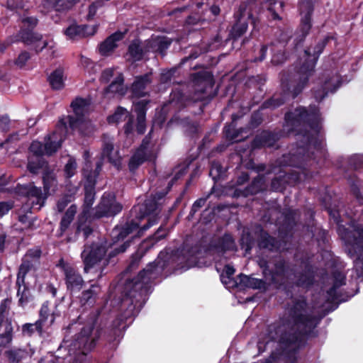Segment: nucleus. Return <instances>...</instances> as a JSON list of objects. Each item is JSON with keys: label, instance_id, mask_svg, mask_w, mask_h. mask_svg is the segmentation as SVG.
Returning a JSON list of instances; mask_svg holds the SVG:
<instances>
[{"label": "nucleus", "instance_id": "nucleus-1", "mask_svg": "<svg viewBox=\"0 0 363 363\" xmlns=\"http://www.w3.org/2000/svg\"><path fill=\"white\" fill-rule=\"evenodd\" d=\"M308 303L304 298H296L288 309L287 316L267 325V337L277 342L287 359L296 360V354L304 347L308 340L318 337L317 328L322 315L308 312Z\"/></svg>", "mask_w": 363, "mask_h": 363}, {"label": "nucleus", "instance_id": "nucleus-2", "mask_svg": "<svg viewBox=\"0 0 363 363\" xmlns=\"http://www.w3.org/2000/svg\"><path fill=\"white\" fill-rule=\"evenodd\" d=\"M169 260V255L160 252L157 257L150 262L135 277L125 281L122 292L123 302L128 303V306L123 313L118 314L113 320L109 342H119L123 338L126 328L129 326L128 320L133 319L138 315L150 293L152 280L168 267Z\"/></svg>", "mask_w": 363, "mask_h": 363}, {"label": "nucleus", "instance_id": "nucleus-3", "mask_svg": "<svg viewBox=\"0 0 363 363\" xmlns=\"http://www.w3.org/2000/svg\"><path fill=\"white\" fill-rule=\"evenodd\" d=\"M130 245V240H125L119 246L113 248L108 254V245L104 242H92L85 247L81 254L84 264V272L89 273L92 271L99 273L97 279H101L107 274L106 267L109 264L116 263V257L126 251Z\"/></svg>", "mask_w": 363, "mask_h": 363}, {"label": "nucleus", "instance_id": "nucleus-4", "mask_svg": "<svg viewBox=\"0 0 363 363\" xmlns=\"http://www.w3.org/2000/svg\"><path fill=\"white\" fill-rule=\"evenodd\" d=\"M313 147L316 150H320L322 148L321 141L315 135H313L309 130L303 131V140H299L297 142V148L292 152L284 154L278 160V164L280 167H294L296 169H308L306 167L312 166L315 163V153L310 151Z\"/></svg>", "mask_w": 363, "mask_h": 363}, {"label": "nucleus", "instance_id": "nucleus-5", "mask_svg": "<svg viewBox=\"0 0 363 363\" xmlns=\"http://www.w3.org/2000/svg\"><path fill=\"white\" fill-rule=\"evenodd\" d=\"M351 191L360 204H363V196L359 186L354 184L351 186ZM338 232L349 246V252L356 258L354 260V269L358 277H363V226L354 225L350 230L339 225Z\"/></svg>", "mask_w": 363, "mask_h": 363}, {"label": "nucleus", "instance_id": "nucleus-6", "mask_svg": "<svg viewBox=\"0 0 363 363\" xmlns=\"http://www.w3.org/2000/svg\"><path fill=\"white\" fill-rule=\"evenodd\" d=\"M284 127L286 128L287 134H294L303 140V131L309 130L318 138L321 129L320 118L315 111H308V109L299 106L294 110H290L284 114Z\"/></svg>", "mask_w": 363, "mask_h": 363}, {"label": "nucleus", "instance_id": "nucleus-7", "mask_svg": "<svg viewBox=\"0 0 363 363\" xmlns=\"http://www.w3.org/2000/svg\"><path fill=\"white\" fill-rule=\"evenodd\" d=\"M167 191L163 190L156 191L147 198L144 203L135 206L132 213H135V218L140 223L146 218V223L143 224L138 231V237L141 236L145 231L157 223L158 215L160 214L162 206L165 201Z\"/></svg>", "mask_w": 363, "mask_h": 363}, {"label": "nucleus", "instance_id": "nucleus-8", "mask_svg": "<svg viewBox=\"0 0 363 363\" xmlns=\"http://www.w3.org/2000/svg\"><path fill=\"white\" fill-rule=\"evenodd\" d=\"M259 267L265 279L269 280V285L276 289H281L288 282V274L290 273V262L284 257L280 256L274 260L273 268H270L267 260H261Z\"/></svg>", "mask_w": 363, "mask_h": 363}, {"label": "nucleus", "instance_id": "nucleus-9", "mask_svg": "<svg viewBox=\"0 0 363 363\" xmlns=\"http://www.w3.org/2000/svg\"><path fill=\"white\" fill-rule=\"evenodd\" d=\"M99 315V313H90V323L84 325L72 340L71 346L74 350L78 351L79 354L86 355L95 347L100 334L99 331L96 330V334L93 335V332Z\"/></svg>", "mask_w": 363, "mask_h": 363}, {"label": "nucleus", "instance_id": "nucleus-10", "mask_svg": "<svg viewBox=\"0 0 363 363\" xmlns=\"http://www.w3.org/2000/svg\"><path fill=\"white\" fill-rule=\"evenodd\" d=\"M103 162L102 160H99L95 164V169H91L90 163L86 164V167L82 172V175L84 179V201L82 206V211L79 214L91 215V208L95 199V188L97 179L102 170Z\"/></svg>", "mask_w": 363, "mask_h": 363}, {"label": "nucleus", "instance_id": "nucleus-11", "mask_svg": "<svg viewBox=\"0 0 363 363\" xmlns=\"http://www.w3.org/2000/svg\"><path fill=\"white\" fill-rule=\"evenodd\" d=\"M257 247L260 250H266L270 252L281 253L288 251L290 238L279 231L277 237H274L264 229L261 225L256 227Z\"/></svg>", "mask_w": 363, "mask_h": 363}, {"label": "nucleus", "instance_id": "nucleus-12", "mask_svg": "<svg viewBox=\"0 0 363 363\" xmlns=\"http://www.w3.org/2000/svg\"><path fill=\"white\" fill-rule=\"evenodd\" d=\"M15 193L26 199V205L23 206L26 212H30L31 209L39 211L48 199L41 187L35 186L33 182L26 184H18L15 188Z\"/></svg>", "mask_w": 363, "mask_h": 363}, {"label": "nucleus", "instance_id": "nucleus-13", "mask_svg": "<svg viewBox=\"0 0 363 363\" xmlns=\"http://www.w3.org/2000/svg\"><path fill=\"white\" fill-rule=\"evenodd\" d=\"M315 0H299L298 9L304 16L301 20L298 29L294 39V48L301 47L312 28V16L314 11Z\"/></svg>", "mask_w": 363, "mask_h": 363}, {"label": "nucleus", "instance_id": "nucleus-14", "mask_svg": "<svg viewBox=\"0 0 363 363\" xmlns=\"http://www.w3.org/2000/svg\"><path fill=\"white\" fill-rule=\"evenodd\" d=\"M247 6L245 2L241 3L238 10L234 13L235 22L230 31V36L234 40H238L246 33L249 23L255 29L257 27L258 19L253 15L252 11H247Z\"/></svg>", "mask_w": 363, "mask_h": 363}, {"label": "nucleus", "instance_id": "nucleus-15", "mask_svg": "<svg viewBox=\"0 0 363 363\" xmlns=\"http://www.w3.org/2000/svg\"><path fill=\"white\" fill-rule=\"evenodd\" d=\"M291 272L288 274L287 284L283 286L281 289H286L292 285L297 287L308 289L311 287L315 282V271L313 266L309 263L306 262L303 265V269L300 272H296L295 265L290 263Z\"/></svg>", "mask_w": 363, "mask_h": 363}, {"label": "nucleus", "instance_id": "nucleus-16", "mask_svg": "<svg viewBox=\"0 0 363 363\" xmlns=\"http://www.w3.org/2000/svg\"><path fill=\"white\" fill-rule=\"evenodd\" d=\"M123 206L116 200V196L110 193H104L98 205L94 209L91 218L113 217L122 211Z\"/></svg>", "mask_w": 363, "mask_h": 363}, {"label": "nucleus", "instance_id": "nucleus-17", "mask_svg": "<svg viewBox=\"0 0 363 363\" xmlns=\"http://www.w3.org/2000/svg\"><path fill=\"white\" fill-rule=\"evenodd\" d=\"M28 151L32 156L28 158L27 169L33 174H37L39 170L48 165V162L43 158L45 152L42 143L34 140L28 147Z\"/></svg>", "mask_w": 363, "mask_h": 363}, {"label": "nucleus", "instance_id": "nucleus-18", "mask_svg": "<svg viewBox=\"0 0 363 363\" xmlns=\"http://www.w3.org/2000/svg\"><path fill=\"white\" fill-rule=\"evenodd\" d=\"M285 134L282 129L263 130L253 138L251 146L253 149L272 147Z\"/></svg>", "mask_w": 363, "mask_h": 363}, {"label": "nucleus", "instance_id": "nucleus-19", "mask_svg": "<svg viewBox=\"0 0 363 363\" xmlns=\"http://www.w3.org/2000/svg\"><path fill=\"white\" fill-rule=\"evenodd\" d=\"M333 40H336L335 36L334 35L328 34L323 40L319 41L315 45L313 50V53L311 52L310 48L306 49L303 54L304 60L301 65H305V67L314 72L316 62L320 54L323 52L329 42Z\"/></svg>", "mask_w": 363, "mask_h": 363}, {"label": "nucleus", "instance_id": "nucleus-20", "mask_svg": "<svg viewBox=\"0 0 363 363\" xmlns=\"http://www.w3.org/2000/svg\"><path fill=\"white\" fill-rule=\"evenodd\" d=\"M140 223L135 219L133 218L130 221L126 222L123 225L118 226L116 225L112 230L111 237L113 243L118 242L120 241H123L129 235L133 233L134 231L140 230ZM138 232L135 235H133L130 238L127 240H130V243L135 238H139Z\"/></svg>", "mask_w": 363, "mask_h": 363}, {"label": "nucleus", "instance_id": "nucleus-21", "mask_svg": "<svg viewBox=\"0 0 363 363\" xmlns=\"http://www.w3.org/2000/svg\"><path fill=\"white\" fill-rule=\"evenodd\" d=\"M64 281L67 291L71 295L78 294L85 286V281L82 274L75 268L66 269Z\"/></svg>", "mask_w": 363, "mask_h": 363}, {"label": "nucleus", "instance_id": "nucleus-22", "mask_svg": "<svg viewBox=\"0 0 363 363\" xmlns=\"http://www.w3.org/2000/svg\"><path fill=\"white\" fill-rule=\"evenodd\" d=\"M333 285L327 291L328 301L330 303L345 301L340 288L346 284V276L340 271L333 272Z\"/></svg>", "mask_w": 363, "mask_h": 363}, {"label": "nucleus", "instance_id": "nucleus-23", "mask_svg": "<svg viewBox=\"0 0 363 363\" xmlns=\"http://www.w3.org/2000/svg\"><path fill=\"white\" fill-rule=\"evenodd\" d=\"M203 247L201 243L197 242L194 245L184 243L181 250L180 255L185 259L187 267L196 265L199 257L202 255Z\"/></svg>", "mask_w": 363, "mask_h": 363}, {"label": "nucleus", "instance_id": "nucleus-24", "mask_svg": "<svg viewBox=\"0 0 363 363\" xmlns=\"http://www.w3.org/2000/svg\"><path fill=\"white\" fill-rule=\"evenodd\" d=\"M152 83V72L135 77L134 81L130 88L132 96L138 99L146 96L147 92L145 91V89L147 86Z\"/></svg>", "mask_w": 363, "mask_h": 363}, {"label": "nucleus", "instance_id": "nucleus-25", "mask_svg": "<svg viewBox=\"0 0 363 363\" xmlns=\"http://www.w3.org/2000/svg\"><path fill=\"white\" fill-rule=\"evenodd\" d=\"M191 79L196 90L201 93L207 92V89H212L214 85L213 75L209 71L201 70L191 74Z\"/></svg>", "mask_w": 363, "mask_h": 363}, {"label": "nucleus", "instance_id": "nucleus-26", "mask_svg": "<svg viewBox=\"0 0 363 363\" xmlns=\"http://www.w3.org/2000/svg\"><path fill=\"white\" fill-rule=\"evenodd\" d=\"M172 40L167 36L158 35L146 41V52H153L164 57Z\"/></svg>", "mask_w": 363, "mask_h": 363}, {"label": "nucleus", "instance_id": "nucleus-27", "mask_svg": "<svg viewBox=\"0 0 363 363\" xmlns=\"http://www.w3.org/2000/svg\"><path fill=\"white\" fill-rule=\"evenodd\" d=\"M316 169V167L314 169H303L301 168L283 173L287 182V185L294 186L296 184L312 179L318 173V171H315Z\"/></svg>", "mask_w": 363, "mask_h": 363}, {"label": "nucleus", "instance_id": "nucleus-28", "mask_svg": "<svg viewBox=\"0 0 363 363\" xmlns=\"http://www.w3.org/2000/svg\"><path fill=\"white\" fill-rule=\"evenodd\" d=\"M264 177L262 174H258L253 178L250 184H248L243 189H235L233 192V196L238 197H247L249 196H254L264 191Z\"/></svg>", "mask_w": 363, "mask_h": 363}, {"label": "nucleus", "instance_id": "nucleus-29", "mask_svg": "<svg viewBox=\"0 0 363 363\" xmlns=\"http://www.w3.org/2000/svg\"><path fill=\"white\" fill-rule=\"evenodd\" d=\"M341 85L340 80L335 81L333 77L326 78L316 89L313 90V96L317 102H321L329 93H335Z\"/></svg>", "mask_w": 363, "mask_h": 363}, {"label": "nucleus", "instance_id": "nucleus-30", "mask_svg": "<svg viewBox=\"0 0 363 363\" xmlns=\"http://www.w3.org/2000/svg\"><path fill=\"white\" fill-rule=\"evenodd\" d=\"M127 33V30L122 32L117 30L108 36L99 45V52L101 55L108 56L118 47L117 42L122 40Z\"/></svg>", "mask_w": 363, "mask_h": 363}, {"label": "nucleus", "instance_id": "nucleus-31", "mask_svg": "<svg viewBox=\"0 0 363 363\" xmlns=\"http://www.w3.org/2000/svg\"><path fill=\"white\" fill-rule=\"evenodd\" d=\"M313 73V71L305 67V65H300L298 67L295 75V81L297 83L291 91L293 99H296L303 91Z\"/></svg>", "mask_w": 363, "mask_h": 363}, {"label": "nucleus", "instance_id": "nucleus-32", "mask_svg": "<svg viewBox=\"0 0 363 363\" xmlns=\"http://www.w3.org/2000/svg\"><path fill=\"white\" fill-rule=\"evenodd\" d=\"M96 32L94 27H89L87 25H77L72 23L65 30L64 34L70 40H77L86 38L89 35H93Z\"/></svg>", "mask_w": 363, "mask_h": 363}, {"label": "nucleus", "instance_id": "nucleus-33", "mask_svg": "<svg viewBox=\"0 0 363 363\" xmlns=\"http://www.w3.org/2000/svg\"><path fill=\"white\" fill-rule=\"evenodd\" d=\"M42 180L43 184V192L48 197L54 194L58 186L57 177L53 170H51L49 166L45 167L43 169Z\"/></svg>", "mask_w": 363, "mask_h": 363}, {"label": "nucleus", "instance_id": "nucleus-34", "mask_svg": "<svg viewBox=\"0 0 363 363\" xmlns=\"http://www.w3.org/2000/svg\"><path fill=\"white\" fill-rule=\"evenodd\" d=\"M100 292L101 287L99 284H91L89 289H84L79 296L80 304L85 307H92L96 303Z\"/></svg>", "mask_w": 363, "mask_h": 363}, {"label": "nucleus", "instance_id": "nucleus-35", "mask_svg": "<svg viewBox=\"0 0 363 363\" xmlns=\"http://www.w3.org/2000/svg\"><path fill=\"white\" fill-rule=\"evenodd\" d=\"M42 36L29 28H21L12 39V43L22 42L29 45L40 41Z\"/></svg>", "mask_w": 363, "mask_h": 363}, {"label": "nucleus", "instance_id": "nucleus-36", "mask_svg": "<svg viewBox=\"0 0 363 363\" xmlns=\"http://www.w3.org/2000/svg\"><path fill=\"white\" fill-rule=\"evenodd\" d=\"M282 223L279 228V231H281V234L287 237L296 225V212L294 210L288 208L285 209L283 213Z\"/></svg>", "mask_w": 363, "mask_h": 363}, {"label": "nucleus", "instance_id": "nucleus-37", "mask_svg": "<svg viewBox=\"0 0 363 363\" xmlns=\"http://www.w3.org/2000/svg\"><path fill=\"white\" fill-rule=\"evenodd\" d=\"M91 216L92 215H78L77 220L74 224V228L75 229L74 234L76 236H79L80 233H82L84 238L87 239L93 233V228L89 224L86 223L88 219L91 218Z\"/></svg>", "mask_w": 363, "mask_h": 363}, {"label": "nucleus", "instance_id": "nucleus-38", "mask_svg": "<svg viewBox=\"0 0 363 363\" xmlns=\"http://www.w3.org/2000/svg\"><path fill=\"white\" fill-rule=\"evenodd\" d=\"M213 247L218 252L223 253L228 251H233L235 250V240L230 233H225L214 242Z\"/></svg>", "mask_w": 363, "mask_h": 363}, {"label": "nucleus", "instance_id": "nucleus-39", "mask_svg": "<svg viewBox=\"0 0 363 363\" xmlns=\"http://www.w3.org/2000/svg\"><path fill=\"white\" fill-rule=\"evenodd\" d=\"M146 53V45L143 48L139 39L133 40L128 47L127 54L133 62L141 61Z\"/></svg>", "mask_w": 363, "mask_h": 363}, {"label": "nucleus", "instance_id": "nucleus-40", "mask_svg": "<svg viewBox=\"0 0 363 363\" xmlns=\"http://www.w3.org/2000/svg\"><path fill=\"white\" fill-rule=\"evenodd\" d=\"M148 242H142L139 245L138 251L130 257V262L126 268V271L132 272L137 269L143 256L152 247V243L147 245Z\"/></svg>", "mask_w": 363, "mask_h": 363}, {"label": "nucleus", "instance_id": "nucleus-41", "mask_svg": "<svg viewBox=\"0 0 363 363\" xmlns=\"http://www.w3.org/2000/svg\"><path fill=\"white\" fill-rule=\"evenodd\" d=\"M77 211V205L72 204L63 214L60 222V226L58 230L61 235H62L69 228L71 223L73 222L74 219Z\"/></svg>", "mask_w": 363, "mask_h": 363}, {"label": "nucleus", "instance_id": "nucleus-42", "mask_svg": "<svg viewBox=\"0 0 363 363\" xmlns=\"http://www.w3.org/2000/svg\"><path fill=\"white\" fill-rule=\"evenodd\" d=\"M127 92V88L124 86V77L123 74H119L114 80L105 88L104 94H118L124 96Z\"/></svg>", "mask_w": 363, "mask_h": 363}, {"label": "nucleus", "instance_id": "nucleus-43", "mask_svg": "<svg viewBox=\"0 0 363 363\" xmlns=\"http://www.w3.org/2000/svg\"><path fill=\"white\" fill-rule=\"evenodd\" d=\"M63 140L62 138L58 139L57 134L53 132L45 138L44 149L47 155H52L62 146Z\"/></svg>", "mask_w": 363, "mask_h": 363}, {"label": "nucleus", "instance_id": "nucleus-44", "mask_svg": "<svg viewBox=\"0 0 363 363\" xmlns=\"http://www.w3.org/2000/svg\"><path fill=\"white\" fill-rule=\"evenodd\" d=\"M148 160L149 156L147 154L141 153L135 150L128 161V167L129 172L134 174L139 167Z\"/></svg>", "mask_w": 363, "mask_h": 363}, {"label": "nucleus", "instance_id": "nucleus-45", "mask_svg": "<svg viewBox=\"0 0 363 363\" xmlns=\"http://www.w3.org/2000/svg\"><path fill=\"white\" fill-rule=\"evenodd\" d=\"M17 289V297L18 298V304L19 306L25 307L33 301V296L29 286L26 284H16Z\"/></svg>", "mask_w": 363, "mask_h": 363}, {"label": "nucleus", "instance_id": "nucleus-46", "mask_svg": "<svg viewBox=\"0 0 363 363\" xmlns=\"http://www.w3.org/2000/svg\"><path fill=\"white\" fill-rule=\"evenodd\" d=\"M63 75L64 72L61 68H57L51 72L48 78V81L52 89L61 90L64 88Z\"/></svg>", "mask_w": 363, "mask_h": 363}, {"label": "nucleus", "instance_id": "nucleus-47", "mask_svg": "<svg viewBox=\"0 0 363 363\" xmlns=\"http://www.w3.org/2000/svg\"><path fill=\"white\" fill-rule=\"evenodd\" d=\"M209 175L216 184L225 179L226 177V169L218 160H213L211 162Z\"/></svg>", "mask_w": 363, "mask_h": 363}, {"label": "nucleus", "instance_id": "nucleus-48", "mask_svg": "<svg viewBox=\"0 0 363 363\" xmlns=\"http://www.w3.org/2000/svg\"><path fill=\"white\" fill-rule=\"evenodd\" d=\"M79 1V0H46L48 6L58 12L69 10Z\"/></svg>", "mask_w": 363, "mask_h": 363}, {"label": "nucleus", "instance_id": "nucleus-49", "mask_svg": "<svg viewBox=\"0 0 363 363\" xmlns=\"http://www.w3.org/2000/svg\"><path fill=\"white\" fill-rule=\"evenodd\" d=\"M286 103V96L284 95H273L267 99L259 106V110L270 109L274 110Z\"/></svg>", "mask_w": 363, "mask_h": 363}, {"label": "nucleus", "instance_id": "nucleus-50", "mask_svg": "<svg viewBox=\"0 0 363 363\" xmlns=\"http://www.w3.org/2000/svg\"><path fill=\"white\" fill-rule=\"evenodd\" d=\"M272 56L271 62L274 65H279L283 64L287 59L286 53L284 47L276 45L274 43H271Z\"/></svg>", "mask_w": 363, "mask_h": 363}, {"label": "nucleus", "instance_id": "nucleus-51", "mask_svg": "<svg viewBox=\"0 0 363 363\" xmlns=\"http://www.w3.org/2000/svg\"><path fill=\"white\" fill-rule=\"evenodd\" d=\"M13 333L12 320L10 318H6L4 333L0 334V348L7 347L12 342Z\"/></svg>", "mask_w": 363, "mask_h": 363}, {"label": "nucleus", "instance_id": "nucleus-52", "mask_svg": "<svg viewBox=\"0 0 363 363\" xmlns=\"http://www.w3.org/2000/svg\"><path fill=\"white\" fill-rule=\"evenodd\" d=\"M130 116L132 114L125 108L119 106L113 114L107 117V121L108 123H118L127 120Z\"/></svg>", "mask_w": 363, "mask_h": 363}, {"label": "nucleus", "instance_id": "nucleus-53", "mask_svg": "<svg viewBox=\"0 0 363 363\" xmlns=\"http://www.w3.org/2000/svg\"><path fill=\"white\" fill-rule=\"evenodd\" d=\"M287 182L284 177V173L280 172L279 174L276 175L270 183V189L273 191L283 193L287 187Z\"/></svg>", "mask_w": 363, "mask_h": 363}, {"label": "nucleus", "instance_id": "nucleus-54", "mask_svg": "<svg viewBox=\"0 0 363 363\" xmlns=\"http://www.w3.org/2000/svg\"><path fill=\"white\" fill-rule=\"evenodd\" d=\"M89 105V102L86 99L82 97H76L71 103L70 106L72 108L75 116L78 118L84 116V108Z\"/></svg>", "mask_w": 363, "mask_h": 363}, {"label": "nucleus", "instance_id": "nucleus-55", "mask_svg": "<svg viewBox=\"0 0 363 363\" xmlns=\"http://www.w3.org/2000/svg\"><path fill=\"white\" fill-rule=\"evenodd\" d=\"M33 267L31 260L23 259L18 268L16 284H24L26 276Z\"/></svg>", "mask_w": 363, "mask_h": 363}, {"label": "nucleus", "instance_id": "nucleus-56", "mask_svg": "<svg viewBox=\"0 0 363 363\" xmlns=\"http://www.w3.org/2000/svg\"><path fill=\"white\" fill-rule=\"evenodd\" d=\"M150 102V101L148 99H143L133 103L134 112L137 116L136 118H146Z\"/></svg>", "mask_w": 363, "mask_h": 363}, {"label": "nucleus", "instance_id": "nucleus-57", "mask_svg": "<svg viewBox=\"0 0 363 363\" xmlns=\"http://www.w3.org/2000/svg\"><path fill=\"white\" fill-rule=\"evenodd\" d=\"M26 351L21 349H13L6 351L5 355L9 363H19L26 356Z\"/></svg>", "mask_w": 363, "mask_h": 363}, {"label": "nucleus", "instance_id": "nucleus-58", "mask_svg": "<svg viewBox=\"0 0 363 363\" xmlns=\"http://www.w3.org/2000/svg\"><path fill=\"white\" fill-rule=\"evenodd\" d=\"M50 316V311L47 303H44L39 311V318L35 321L36 328L41 330L43 328L48 318Z\"/></svg>", "mask_w": 363, "mask_h": 363}, {"label": "nucleus", "instance_id": "nucleus-59", "mask_svg": "<svg viewBox=\"0 0 363 363\" xmlns=\"http://www.w3.org/2000/svg\"><path fill=\"white\" fill-rule=\"evenodd\" d=\"M240 244L242 249H244L246 253H250L253 248L255 239L250 232L243 233L240 238Z\"/></svg>", "mask_w": 363, "mask_h": 363}, {"label": "nucleus", "instance_id": "nucleus-60", "mask_svg": "<svg viewBox=\"0 0 363 363\" xmlns=\"http://www.w3.org/2000/svg\"><path fill=\"white\" fill-rule=\"evenodd\" d=\"M114 150V145L113 143L109 140H104L103 145H102V152H101V157L99 158L96 162L102 160V162H104V157L108 158V161L110 162H113V158L111 157V154Z\"/></svg>", "mask_w": 363, "mask_h": 363}, {"label": "nucleus", "instance_id": "nucleus-61", "mask_svg": "<svg viewBox=\"0 0 363 363\" xmlns=\"http://www.w3.org/2000/svg\"><path fill=\"white\" fill-rule=\"evenodd\" d=\"M35 332H37L39 335L43 333V328L41 326V330L36 328L35 322L34 323H25L22 325V334L23 336L31 337Z\"/></svg>", "mask_w": 363, "mask_h": 363}, {"label": "nucleus", "instance_id": "nucleus-62", "mask_svg": "<svg viewBox=\"0 0 363 363\" xmlns=\"http://www.w3.org/2000/svg\"><path fill=\"white\" fill-rule=\"evenodd\" d=\"M77 162L74 158H69L65 166L64 172L67 179L72 177L76 174Z\"/></svg>", "mask_w": 363, "mask_h": 363}, {"label": "nucleus", "instance_id": "nucleus-63", "mask_svg": "<svg viewBox=\"0 0 363 363\" xmlns=\"http://www.w3.org/2000/svg\"><path fill=\"white\" fill-rule=\"evenodd\" d=\"M327 235V231L320 228H315L314 233H313V237L316 240L319 247L325 245L328 242Z\"/></svg>", "mask_w": 363, "mask_h": 363}, {"label": "nucleus", "instance_id": "nucleus-64", "mask_svg": "<svg viewBox=\"0 0 363 363\" xmlns=\"http://www.w3.org/2000/svg\"><path fill=\"white\" fill-rule=\"evenodd\" d=\"M167 235L165 230L162 227H160L157 231L147 240H144L143 242H148L147 245H151L152 243V246L157 242L158 241L164 239Z\"/></svg>", "mask_w": 363, "mask_h": 363}]
</instances>
